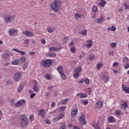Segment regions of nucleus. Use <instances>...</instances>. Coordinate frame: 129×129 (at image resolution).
I'll return each mask as SVG.
<instances>
[{"label":"nucleus","mask_w":129,"mask_h":129,"mask_svg":"<svg viewBox=\"0 0 129 129\" xmlns=\"http://www.w3.org/2000/svg\"><path fill=\"white\" fill-rule=\"evenodd\" d=\"M118 66V63L117 62H115L113 64V66Z\"/></svg>","instance_id":"obj_60"},{"label":"nucleus","mask_w":129,"mask_h":129,"mask_svg":"<svg viewBox=\"0 0 129 129\" xmlns=\"http://www.w3.org/2000/svg\"><path fill=\"white\" fill-rule=\"evenodd\" d=\"M19 33V30L15 28H11L8 30V34L11 37H15Z\"/></svg>","instance_id":"obj_4"},{"label":"nucleus","mask_w":129,"mask_h":129,"mask_svg":"<svg viewBox=\"0 0 129 129\" xmlns=\"http://www.w3.org/2000/svg\"><path fill=\"white\" fill-rule=\"evenodd\" d=\"M66 126L65 125H62L60 127V129H65Z\"/></svg>","instance_id":"obj_64"},{"label":"nucleus","mask_w":129,"mask_h":129,"mask_svg":"<svg viewBox=\"0 0 129 129\" xmlns=\"http://www.w3.org/2000/svg\"><path fill=\"white\" fill-rule=\"evenodd\" d=\"M62 49L61 47L57 48L56 47H51L49 48V52H52L53 51H58L59 50H61Z\"/></svg>","instance_id":"obj_17"},{"label":"nucleus","mask_w":129,"mask_h":129,"mask_svg":"<svg viewBox=\"0 0 129 129\" xmlns=\"http://www.w3.org/2000/svg\"><path fill=\"white\" fill-rule=\"evenodd\" d=\"M84 81L86 84H89V80L88 79H85Z\"/></svg>","instance_id":"obj_47"},{"label":"nucleus","mask_w":129,"mask_h":129,"mask_svg":"<svg viewBox=\"0 0 129 129\" xmlns=\"http://www.w3.org/2000/svg\"><path fill=\"white\" fill-rule=\"evenodd\" d=\"M19 122L22 127H26L29 124V119L26 115H22L19 119Z\"/></svg>","instance_id":"obj_2"},{"label":"nucleus","mask_w":129,"mask_h":129,"mask_svg":"<svg viewBox=\"0 0 129 129\" xmlns=\"http://www.w3.org/2000/svg\"><path fill=\"white\" fill-rule=\"evenodd\" d=\"M75 19H80L81 18H83V15L80 14H78V13L75 14Z\"/></svg>","instance_id":"obj_23"},{"label":"nucleus","mask_w":129,"mask_h":129,"mask_svg":"<svg viewBox=\"0 0 129 129\" xmlns=\"http://www.w3.org/2000/svg\"><path fill=\"white\" fill-rule=\"evenodd\" d=\"M24 88V85H20L18 89L17 90V91L18 92H21V91H22V90H23V89Z\"/></svg>","instance_id":"obj_31"},{"label":"nucleus","mask_w":129,"mask_h":129,"mask_svg":"<svg viewBox=\"0 0 129 129\" xmlns=\"http://www.w3.org/2000/svg\"><path fill=\"white\" fill-rule=\"evenodd\" d=\"M44 78H45V79H47V80H51V76L49 74H46L44 76Z\"/></svg>","instance_id":"obj_33"},{"label":"nucleus","mask_w":129,"mask_h":129,"mask_svg":"<svg viewBox=\"0 0 129 129\" xmlns=\"http://www.w3.org/2000/svg\"><path fill=\"white\" fill-rule=\"evenodd\" d=\"M103 105V103L102 101H98L96 103L95 107L96 109H98V108H101Z\"/></svg>","instance_id":"obj_12"},{"label":"nucleus","mask_w":129,"mask_h":129,"mask_svg":"<svg viewBox=\"0 0 129 129\" xmlns=\"http://www.w3.org/2000/svg\"><path fill=\"white\" fill-rule=\"evenodd\" d=\"M41 42L42 44H45L46 43V40L44 39H41Z\"/></svg>","instance_id":"obj_57"},{"label":"nucleus","mask_w":129,"mask_h":129,"mask_svg":"<svg viewBox=\"0 0 129 129\" xmlns=\"http://www.w3.org/2000/svg\"><path fill=\"white\" fill-rule=\"evenodd\" d=\"M92 11L95 14L96 13V12L98 11V8H97V6H94L92 8Z\"/></svg>","instance_id":"obj_29"},{"label":"nucleus","mask_w":129,"mask_h":129,"mask_svg":"<svg viewBox=\"0 0 129 129\" xmlns=\"http://www.w3.org/2000/svg\"><path fill=\"white\" fill-rule=\"evenodd\" d=\"M73 129H80V128L78 126H74Z\"/></svg>","instance_id":"obj_63"},{"label":"nucleus","mask_w":129,"mask_h":129,"mask_svg":"<svg viewBox=\"0 0 129 129\" xmlns=\"http://www.w3.org/2000/svg\"><path fill=\"white\" fill-rule=\"evenodd\" d=\"M63 42H64V43H67V42H68V37L66 36L64 37L63 39H62Z\"/></svg>","instance_id":"obj_39"},{"label":"nucleus","mask_w":129,"mask_h":129,"mask_svg":"<svg viewBox=\"0 0 129 129\" xmlns=\"http://www.w3.org/2000/svg\"><path fill=\"white\" fill-rule=\"evenodd\" d=\"M35 96H36V93H33L30 95V98H34V97H35Z\"/></svg>","instance_id":"obj_54"},{"label":"nucleus","mask_w":129,"mask_h":129,"mask_svg":"<svg viewBox=\"0 0 129 129\" xmlns=\"http://www.w3.org/2000/svg\"><path fill=\"white\" fill-rule=\"evenodd\" d=\"M111 45L112 48H115L116 47V43L115 42H112Z\"/></svg>","instance_id":"obj_44"},{"label":"nucleus","mask_w":129,"mask_h":129,"mask_svg":"<svg viewBox=\"0 0 129 129\" xmlns=\"http://www.w3.org/2000/svg\"><path fill=\"white\" fill-rule=\"evenodd\" d=\"M92 125L95 129H100V127H99V121H94L92 123Z\"/></svg>","instance_id":"obj_13"},{"label":"nucleus","mask_w":129,"mask_h":129,"mask_svg":"<svg viewBox=\"0 0 129 129\" xmlns=\"http://www.w3.org/2000/svg\"><path fill=\"white\" fill-rule=\"evenodd\" d=\"M129 68V64L127 63L126 65H125L124 68L125 69H128Z\"/></svg>","instance_id":"obj_56"},{"label":"nucleus","mask_w":129,"mask_h":129,"mask_svg":"<svg viewBox=\"0 0 129 129\" xmlns=\"http://www.w3.org/2000/svg\"><path fill=\"white\" fill-rule=\"evenodd\" d=\"M15 20V17L13 15H7L4 17V21L6 24H11Z\"/></svg>","instance_id":"obj_3"},{"label":"nucleus","mask_w":129,"mask_h":129,"mask_svg":"<svg viewBox=\"0 0 129 129\" xmlns=\"http://www.w3.org/2000/svg\"><path fill=\"white\" fill-rule=\"evenodd\" d=\"M71 51L72 53H75L76 52V48L75 47H71Z\"/></svg>","instance_id":"obj_41"},{"label":"nucleus","mask_w":129,"mask_h":129,"mask_svg":"<svg viewBox=\"0 0 129 129\" xmlns=\"http://www.w3.org/2000/svg\"><path fill=\"white\" fill-rule=\"evenodd\" d=\"M106 4V1L104 0L101 1V2L99 4V6H101V7H104L105 5Z\"/></svg>","instance_id":"obj_25"},{"label":"nucleus","mask_w":129,"mask_h":129,"mask_svg":"<svg viewBox=\"0 0 129 129\" xmlns=\"http://www.w3.org/2000/svg\"><path fill=\"white\" fill-rule=\"evenodd\" d=\"M79 122L81 124L85 125L86 123V117H85L84 115H83L80 117Z\"/></svg>","instance_id":"obj_7"},{"label":"nucleus","mask_w":129,"mask_h":129,"mask_svg":"<svg viewBox=\"0 0 129 129\" xmlns=\"http://www.w3.org/2000/svg\"><path fill=\"white\" fill-rule=\"evenodd\" d=\"M61 1L59 0H55L53 3L51 5V9L52 11L55 13L59 12V8L61 7Z\"/></svg>","instance_id":"obj_1"},{"label":"nucleus","mask_w":129,"mask_h":129,"mask_svg":"<svg viewBox=\"0 0 129 129\" xmlns=\"http://www.w3.org/2000/svg\"><path fill=\"white\" fill-rule=\"evenodd\" d=\"M19 63H20V61L18 59H14L12 62V65H14V66H17V65H19Z\"/></svg>","instance_id":"obj_21"},{"label":"nucleus","mask_w":129,"mask_h":129,"mask_svg":"<svg viewBox=\"0 0 129 129\" xmlns=\"http://www.w3.org/2000/svg\"><path fill=\"white\" fill-rule=\"evenodd\" d=\"M109 55H110V56H113V51L109 52Z\"/></svg>","instance_id":"obj_61"},{"label":"nucleus","mask_w":129,"mask_h":129,"mask_svg":"<svg viewBox=\"0 0 129 129\" xmlns=\"http://www.w3.org/2000/svg\"><path fill=\"white\" fill-rule=\"evenodd\" d=\"M60 74V77L63 80H66V75H65V74H64V73H62Z\"/></svg>","instance_id":"obj_34"},{"label":"nucleus","mask_w":129,"mask_h":129,"mask_svg":"<svg viewBox=\"0 0 129 129\" xmlns=\"http://www.w3.org/2000/svg\"><path fill=\"white\" fill-rule=\"evenodd\" d=\"M68 99H65L60 102L61 104H66L68 102Z\"/></svg>","instance_id":"obj_35"},{"label":"nucleus","mask_w":129,"mask_h":129,"mask_svg":"<svg viewBox=\"0 0 129 129\" xmlns=\"http://www.w3.org/2000/svg\"><path fill=\"white\" fill-rule=\"evenodd\" d=\"M57 70L58 72L59 73V74H61L64 73V72L63 71V67H62V66H59L57 68Z\"/></svg>","instance_id":"obj_22"},{"label":"nucleus","mask_w":129,"mask_h":129,"mask_svg":"<svg viewBox=\"0 0 129 129\" xmlns=\"http://www.w3.org/2000/svg\"><path fill=\"white\" fill-rule=\"evenodd\" d=\"M45 123H47V124H50V123H51V122H50V120L49 119H46L45 120Z\"/></svg>","instance_id":"obj_55"},{"label":"nucleus","mask_w":129,"mask_h":129,"mask_svg":"<svg viewBox=\"0 0 129 129\" xmlns=\"http://www.w3.org/2000/svg\"><path fill=\"white\" fill-rule=\"evenodd\" d=\"M81 71H82V69L81 67H78L75 70V73L74 74V78H78L79 77Z\"/></svg>","instance_id":"obj_5"},{"label":"nucleus","mask_w":129,"mask_h":129,"mask_svg":"<svg viewBox=\"0 0 129 129\" xmlns=\"http://www.w3.org/2000/svg\"><path fill=\"white\" fill-rule=\"evenodd\" d=\"M123 6H124V9H125V10H128V9H129V6H128L127 5H126V4H123Z\"/></svg>","instance_id":"obj_49"},{"label":"nucleus","mask_w":129,"mask_h":129,"mask_svg":"<svg viewBox=\"0 0 129 129\" xmlns=\"http://www.w3.org/2000/svg\"><path fill=\"white\" fill-rule=\"evenodd\" d=\"M60 120V119L58 117H57L53 119V121H54V122H56V121H58V120Z\"/></svg>","instance_id":"obj_50"},{"label":"nucleus","mask_w":129,"mask_h":129,"mask_svg":"<svg viewBox=\"0 0 129 129\" xmlns=\"http://www.w3.org/2000/svg\"><path fill=\"white\" fill-rule=\"evenodd\" d=\"M65 109H66V107H65L64 106H62L59 108V111H64Z\"/></svg>","instance_id":"obj_38"},{"label":"nucleus","mask_w":129,"mask_h":129,"mask_svg":"<svg viewBox=\"0 0 129 129\" xmlns=\"http://www.w3.org/2000/svg\"><path fill=\"white\" fill-rule=\"evenodd\" d=\"M51 64H52V60L46 59L43 61L42 63V66H43V67L48 68V67H49V66H51Z\"/></svg>","instance_id":"obj_6"},{"label":"nucleus","mask_w":129,"mask_h":129,"mask_svg":"<svg viewBox=\"0 0 129 129\" xmlns=\"http://www.w3.org/2000/svg\"><path fill=\"white\" fill-rule=\"evenodd\" d=\"M81 34L83 35V36H86V35H87V30L86 29L82 30Z\"/></svg>","instance_id":"obj_30"},{"label":"nucleus","mask_w":129,"mask_h":129,"mask_svg":"<svg viewBox=\"0 0 129 129\" xmlns=\"http://www.w3.org/2000/svg\"><path fill=\"white\" fill-rule=\"evenodd\" d=\"M102 66V63L101 62L98 63L97 64V70H99L100 68H101V67Z\"/></svg>","instance_id":"obj_36"},{"label":"nucleus","mask_w":129,"mask_h":129,"mask_svg":"<svg viewBox=\"0 0 129 129\" xmlns=\"http://www.w3.org/2000/svg\"><path fill=\"white\" fill-rule=\"evenodd\" d=\"M83 103H84V104H85V105L88 104V100H84L83 101Z\"/></svg>","instance_id":"obj_53"},{"label":"nucleus","mask_w":129,"mask_h":129,"mask_svg":"<svg viewBox=\"0 0 129 129\" xmlns=\"http://www.w3.org/2000/svg\"><path fill=\"white\" fill-rule=\"evenodd\" d=\"M23 34H25L27 37H34V34L31 31H26L23 32Z\"/></svg>","instance_id":"obj_16"},{"label":"nucleus","mask_w":129,"mask_h":129,"mask_svg":"<svg viewBox=\"0 0 129 129\" xmlns=\"http://www.w3.org/2000/svg\"><path fill=\"white\" fill-rule=\"evenodd\" d=\"M77 82L79 83V84H80L81 83H83V82H84V80H83V79H81V80H78Z\"/></svg>","instance_id":"obj_48"},{"label":"nucleus","mask_w":129,"mask_h":129,"mask_svg":"<svg viewBox=\"0 0 129 129\" xmlns=\"http://www.w3.org/2000/svg\"><path fill=\"white\" fill-rule=\"evenodd\" d=\"M38 82L36 81H34L33 84H34V86H33V90L34 92H39V86H38L37 84Z\"/></svg>","instance_id":"obj_10"},{"label":"nucleus","mask_w":129,"mask_h":129,"mask_svg":"<svg viewBox=\"0 0 129 129\" xmlns=\"http://www.w3.org/2000/svg\"><path fill=\"white\" fill-rule=\"evenodd\" d=\"M115 113L117 115H120V114H121V112H120V111L119 110H117L115 111Z\"/></svg>","instance_id":"obj_42"},{"label":"nucleus","mask_w":129,"mask_h":129,"mask_svg":"<svg viewBox=\"0 0 129 129\" xmlns=\"http://www.w3.org/2000/svg\"><path fill=\"white\" fill-rule=\"evenodd\" d=\"M100 78L101 80H103L104 82H107L109 80V77L108 76L102 74L100 75Z\"/></svg>","instance_id":"obj_11"},{"label":"nucleus","mask_w":129,"mask_h":129,"mask_svg":"<svg viewBox=\"0 0 129 129\" xmlns=\"http://www.w3.org/2000/svg\"><path fill=\"white\" fill-rule=\"evenodd\" d=\"M14 51H16V52H18V53H19V54H20V55H21V56H24V55H25L26 54V52H25L24 51H20L16 48H15Z\"/></svg>","instance_id":"obj_24"},{"label":"nucleus","mask_w":129,"mask_h":129,"mask_svg":"<svg viewBox=\"0 0 129 129\" xmlns=\"http://www.w3.org/2000/svg\"><path fill=\"white\" fill-rule=\"evenodd\" d=\"M115 30H116V27H115V26H112L111 27V31L115 32Z\"/></svg>","instance_id":"obj_43"},{"label":"nucleus","mask_w":129,"mask_h":129,"mask_svg":"<svg viewBox=\"0 0 129 129\" xmlns=\"http://www.w3.org/2000/svg\"><path fill=\"white\" fill-rule=\"evenodd\" d=\"M78 113V109H74V110H72L71 112V116L73 118L75 117L76 115H77Z\"/></svg>","instance_id":"obj_15"},{"label":"nucleus","mask_w":129,"mask_h":129,"mask_svg":"<svg viewBox=\"0 0 129 129\" xmlns=\"http://www.w3.org/2000/svg\"><path fill=\"white\" fill-rule=\"evenodd\" d=\"M127 107V103L126 102L124 103L121 105V108L122 109H124V108H126Z\"/></svg>","instance_id":"obj_28"},{"label":"nucleus","mask_w":129,"mask_h":129,"mask_svg":"<svg viewBox=\"0 0 129 129\" xmlns=\"http://www.w3.org/2000/svg\"><path fill=\"white\" fill-rule=\"evenodd\" d=\"M56 105V103L55 102H52L51 104V107H54Z\"/></svg>","instance_id":"obj_58"},{"label":"nucleus","mask_w":129,"mask_h":129,"mask_svg":"<svg viewBox=\"0 0 129 129\" xmlns=\"http://www.w3.org/2000/svg\"><path fill=\"white\" fill-rule=\"evenodd\" d=\"M94 22L97 23V24H102L103 22H104V18L103 17H100L98 18L97 20H95Z\"/></svg>","instance_id":"obj_18"},{"label":"nucleus","mask_w":129,"mask_h":129,"mask_svg":"<svg viewBox=\"0 0 129 129\" xmlns=\"http://www.w3.org/2000/svg\"><path fill=\"white\" fill-rule=\"evenodd\" d=\"M108 121L109 122H114V117L112 116H110L108 118Z\"/></svg>","instance_id":"obj_26"},{"label":"nucleus","mask_w":129,"mask_h":129,"mask_svg":"<svg viewBox=\"0 0 129 129\" xmlns=\"http://www.w3.org/2000/svg\"><path fill=\"white\" fill-rule=\"evenodd\" d=\"M128 61V58L127 57H124L123 58V62H125L126 63V62H127Z\"/></svg>","instance_id":"obj_52"},{"label":"nucleus","mask_w":129,"mask_h":129,"mask_svg":"<svg viewBox=\"0 0 129 129\" xmlns=\"http://www.w3.org/2000/svg\"><path fill=\"white\" fill-rule=\"evenodd\" d=\"M29 42V40L28 39H27L25 40H24V43H25V45H28Z\"/></svg>","instance_id":"obj_51"},{"label":"nucleus","mask_w":129,"mask_h":129,"mask_svg":"<svg viewBox=\"0 0 129 129\" xmlns=\"http://www.w3.org/2000/svg\"><path fill=\"white\" fill-rule=\"evenodd\" d=\"M122 88L123 90L126 92V93H129V88L125 87L124 85H123L122 86Z\"/></svg>","instance_id":"obj_20"},{"label":"nucleus","mask_w":129,"mask_h":129,"mask_svg":"<svg viewBox=\"0 0 129 129\" xmlns=\"http://www.w3.org/2000/svg\"><path fill=\"white\" fill-rule=\"evenodd\" d=\"M53 31H54V30L51 27L47 28V32H48V33H53Z\"/></svg>","instance_id":"obj_37"},{"label":"nucleus","mask_w":129,"mask_h":129,"mask_svg":"<svg viewBox=\"0 0 129 129\" xmlns=\"http://www.w3.org/2000/svg\"><path fill=\"white\" fill-rule=\"evenodd\" d=\"M70 46H73V45H74V41H72V42H70Z\"/></svg>","instance_id":"obj_62"},{"label":"nucleus","mask_w":129,"mask_h":129,"mask_svg":"<svg viewBox=\"0 0 129 129\" xmlns=\"http://www.w3.org/2000/svg\"><path fill=\"white\" fill-rule=\"evenodd\" d=\"M47 57H55L56 56V53H49L46 54Z\"/></svg>","instance_id":"obj_27"},{"label":"nucleus","mask_w":129,"mask_h":129,"mask_svg":"<svg viewBox=\"0 0 129 129\" xmlns=\"http://www.w3.org/2000/svg\"><path fill=\"white\" fill-rule=\"evenodd\" d=\"M80 97L81 98H85L86 97H87V94L84 93L81 95Z\"/></svg>","instance_id":"obj_40"},{"label":"nucleus","mask_w":129,"mask_h":129,"mask_svg":"<svg viewBox=\"0 0 129 129\" xmlns=\"http://www.w3.org/2000/svg\"><path fill=\"white\" fill-rule=\"evenodd\" d=\"M22 78V74L20 73H16L14 76V80L18 82Z\"/></svg>","instance_id":"obj_9"},{"label":"nucleus","mask_w":129,"mask_h":129,"mask_svg":"<svg viewBox=\"0 0 129 129\" xmlns=\"http://www.w3.org/2000/svg\"><path fill=\"white\" fill-rule=\"evenodd\" d=\"M89 58L91 61H92V60L94 59V55H90L89 56Z\"/></svg>","instance_id":"obj_45"},{"label":"nucleus","mask_w":129,"mask_h":129,"mask_svg":"<svg viewBox=\"0 0 129 129\" xmlns=\"http://www.w3.org/2000/svg\"><path fill=\"white\" fill-rule=\"evenodd\" d=\"M38 114L40 115L42 117H44L45 116V114L44 110L41 109L38 111Z\"/></svg>","instance_id":"obj_19"},{"label":"nucleus","mask_w":129,"mask_h":129,"mask_svg":"<svg viewBox=\"0 0 129 129\" xmlns=\"http://www.w3.org/2000/svg\"><path fill=\"white\" fill-rule=\"evenodd\" d=\"M64 116V114L61 113L59 114V115L57 117L59 118V119H62V118Z\"/></svg>","instance_id":"obj_46"},{"label":"nucleus","mask_w":129,"mask_h":129,"mask_svg":"<svg viewBox=\"0 0 129 129\" xmlns=\"http://www.w3.org/2000/svg\"><path fill=\"white\" fill-rule=\"evenodd\" d=\"M26 56H21L20 58V62H26Z\"/></svg>","instance_id":"obj_32"},{"label":"nucleus","mask_w":129,"mask_h":129,"mask_svg":"<svg viewBox=\"0 0 129 129\" xmlns=\"http://www.w3.org/2000/svg\"><path fill=\"white\" fill-rule=\"evenodd\" d=\"M86 43H88V44L85 45V46L87 48H91L93 46V41L91 40H87Z\"/></svg>","instance_id":"obj_14"},{"label":"nucleus","mask_w":129,"mask_h":129,"mask_svg":"<svg viewBox=\"0 0 129 129\" xmlns=\"http://www.w3.org/2000/svg\"><path fill=\"white\" fill-rule=\"evenodd\" d=\"M35 54H36V53L35 52H30V55H31V56H34V55H35Z\"/></svg>","instance_id":"obj_59"},{"label":"nucleus","mask_w":129,"mask_h":129,"mask_svg":"<svg viewBox=\"0 0 129 129\" xmlns=\"http://www.w3.org/2000/svg\"><path fill=\"white\" fill-rule=\"evenodd\" d=\"M24 103H26V101L25 100H20L18 101H17L15 104V105L16 107H20L23 105V104H24Z\"/></svg>","instance_id":"obj_8"}]
</instances>
